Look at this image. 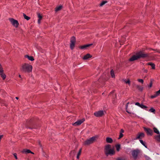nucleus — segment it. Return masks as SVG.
Masks as SVG:
<instances>
[{
  "label": "nucleus",
  "mask_w": 160,
  "mask_h": 160,
  "mask_svg": "<svg viewBox=\"0 0 160 160\" xmlns=\"http://www.w3.org/2000/svg\"><path fill=\"white\" fill-rule=\"evenodd\" d=\"M41 19H38V23H40V21L41 20Z\"/></svg>",
  "instance_id": "obj_49"
},
{
  "label": "nucleus",
  "mask_w": 160,
  "mask_h": 160,
  "mask_svg": "<svg viewBox=\"0 0 160 160\" xmlns=\"http://www.w3.org/2000/svg\"><path fill=\"white\" fill-rule=\"evenodd\" d=\"M26 127L27 128L30 129H37L38 128V126L37 125V122L34 118L27 121Z\"/></svg>",
  "instance_id": "obj_2"
},
{
  "label": "nucleus",
  "mask_w": 160,
  "mask_h": 160,
  "mask_svg": "<svg viewBox=\"0 0 160 160\" xmlns=\"http://www.w3.org/2000/svg\"><path fill=\"white\" fill-rule=\"evenodd\" d=\"M107 2V1H102L101 3L100 4V6H102Z\"/></svg>",
  "instance_id": "obj_34"
},
{
  "label": "nucleus",
  "mask_w": 160,
  "mask_h": 160,
  "mask_svg": "<svg viewBox=\"0 0 160 160\" xmlns=\"http://www.w3.org/2000/svg\"><path fill=\"white\" fill-rule=\"evenodd\" d=\"M92 45V44H85L83 46H80L79 48L81 49H86L88 47Z\"/></svg>",
  "instance_id": "obj_16"
},
{
  "label": "nucleus",
  "mask_w": 160,
  "mask_h": 160,
  "mask_svg": "<svg viewBox=\"0 0 160 160\" xmlns=\"http://www.w3.org/2000/svg\"><path fill=\"white\" fill-rule=\"evenodd\" d=\"M19 98L18 97H16V99L17 100H18V99Z\"/></svg>",
  "instance_id": "obj_51"
},
{
  "label": "nucleus",
  "mask_w": 160,
  "mask_h": 160,
  "mask_svg": "<svg viewBox=\"0 0 160 160\" xmlns=\"http://www.w3.org/2000/svg\"><path fill=\"white\" fill-rule=\"evenodd\" d=\"M137 88L140 91L142 92L143 90V87L140 85H137L136 86Z\"/></svg>",
  "instance_id": "obj_26"
},
{
  "label": "nucleus",
  "mask_w": 160,
  "mask_h": 160,
  "mask_svg": "<svg viewBox=\"0 0 160 160\" xmlns=\"http://www.w3.org/2000/svg\"><path fill=\"white\" fill-rule=\"evenodd\" d=\"M139 141L146 148H147V145L146 144V143L143 142L142 140L141 139H140Z\"/></svg>",
  "instance_id": "obj_28"
},
{
  "label": "nucleus",
  "mask_w": 160,
  "mask_h": 160,
  "mask_svg": "<svg viewBox=\"0 0 160 160\" xmlns=\"http://www.w3.org/2000/svg\"><path fill=\"white\" fill-rule=\"evenodd\" d=\"M150 53H144L143 51L140 50L137 52L135 55H133L129 59L130 62L137 60L140 58H148L150 57Z\"/></svg>",
  "instance_id": "obj_1"
},
{
  "label": "nucleus",
  "mask_w": 160,
  "mask_h": 160,
  "mask_svg": "<svg viewBox=\"0 0 160 160\" xmlns=\"http://www.w3.org/2000/svg\"><path fill=\"white\" fill-rule=\"evenodd\" d=\"M32 65L25 63L22 66L21 70L24 72L29 73L32 72Z\"/></svg>",
  "instance_id": "obj_5"
},
{
  "label": "nucleus",
  "mask_w": 160,
  "mask_h": 160,
  "mask_svg": "<svg viewBox=\"0 0 160 160\" xmlns=\"http://www.w3.org/2000/svg\"><path fill=\"white\" fill-rule=\"evenodd\" d=\"M154 136V139L158 142H160V134Z\"/></svg>",
  "instance_id": "obj_22"
},
{
  "label": "nucleus",
  "mask_w": 160,
  "mask_h": 160,
  "mask_svg": "<svg viewBox=\"0 0 160 160\" xmlns=\"http://www.w3.org/2000/svg\"><path fill=\"white\" fill-rule=\"evenodd\" d=\"M13 155L15 158L16 159H18V158H17V154L16 153H14L13 154Z\"/></svg>",
  "instance_id": "obj_43"
},
{
  "label": "nucleus",
  "mask_w": 160,
  "mask_h": 160,
  "mask_svg": "<svg viewBox=\"0 0 160 160\" xmlns=\"http://www.w3.org/2000/svg\"><path fill=\"white\" fill-rule=\"evenodd\" d=\"M23 14L24 18L27 20H29L30 19V17L27 16L25 13H23Z\"/></svg>",
  "instance_id": "obj_31"
},
{
  "label": "nucleus",
  "mask_w": 160,
  "mask_h": 160,
  "mask_svg": "<svg viewBox=\"0 0 160 160\" xmlns=\"http://www.w3.org/2000/svg\"><path fill=\"white\" fill-rule=\"evenodd\" d=\"M97 137L95 136H93L89 139H88L85 141L83 142V145H89L90 144H92L96 140Z\"/></svg>",
  "instance_id": "obj_6"
},
{
  "label": "nucleus",
  "mask_w": 160,
  "mask_h": 160,
  "mask_svg": "<svg viewBox=\"0 0 160 160\" xmlns=\"http://www.w3.org/2000/svg\"><path fill=\"white\" fill-rule=\"evenodd\" d=\"M21 152L22 153H24L25 154H27L28 153H31L32 154H34V153L33 152H32L29 149H23L22 151Z\"/></svg>",
  "instance_id": "obj_15"
},
{
  "label": "nucleus",
  "mask_w": 160,
  "mask_h": 160,
  "mask_svg": "<svg viewBox=\"0 0 160 160\" xmlns=\"http://www.w3.org/2000/svg\"><path fill=\"white\" fill-rule=\"evenodd\" d=\"M104 153L107 156L110 155L112 156L114 155L115 151L113 149L111 148V146L110 144H107L104 147Z\"/></svg>",
  "instance_id": "obj_3"
},
{
  "label": "nucleus",
  "mask_w": 160,
  "mask_h": 160,
  "mask_svg": "<svg viewBox=\"0 0 160 160\" xmlns=\"http://www.w3.org/2000/svg\"><path fill=\"white\" fill-rule=\"evenodd\" d=\"M153 130L154 132L155 133L157 134H160V132H159V131H158V129L154 127L153 128Z\"/></svg>",
  "instance_id": "obj_27"
},
{
  "label": "nucleus",
  "mask_w": 160,
  "mask_h": 160,
  "mask_svg": "<svg viewBox=\"0 0 160 160\" xmlns=\"http://www.w3.org/2000/svg\"><path fill=\"white\" fill-rule=\"evenodd\" d=\"M106 141L108 143H112L113 142V140L111 138L107 137L106 138Z\"/></svg>",
  "instance_id": "obj_20"
},
{
  "label": "nucleus",
  "mask_w": 160,
  "mask_h": 160,
  "mask_svg": "<svg viewBox=\"0 0 160 160\" xmlns=\"http://www.w3.org/2000/svg\"><path fill=\"white\" fill-rule=\"evenodd\" d=\"M94 115L96 117H101L104 115L103 111L102 110H100L94 113Z\"/></svg>",
  "instance_id": "obj_11"
},
{
  "label": "nucleus",
  "mask_w": 160,
  "mask_h": 160,
  "mask_svg": "<svg viewBox=\"0 0 160 160\" xmlns=\"http://www.w3.org/2000/svg\"><path fill=\"white\" fill-rule=\"evenodd\" d=\"M140 104H140V103L139 102H136L135 103V105L138 106L139 107H140Z\"/></svg>",
  "instance_id": "obj_45"
},
{
  "label": "nucleus",
  "mask_w": 160,
  "mask_h": 160,
  "mask_svg": "<svg viewBox=\"0 0 160 160\" xmlns=\"http://www.w3.org/2000/svg\"><path fill=\"white\" fill-rule=\"evenodd\" d=\"M116 160H125V159H123L122 158L119 157L116 158Z\"/></svg>",
  "instance_id": "obj_44"
},
{
  "label": "nucleus",
  "mask_w": 160,
  "mask_h": 160,
  "mask_svg": "<svg viewBox=\"0 0 160 160\" xmlns=\"http://www.w3.org/2000/svg\"><path fill=\"white\" fill-rule=\"evenodd\" d=\"M9 20L11 22V23L14 27L16 28L18 27L19 23L17 20H15L12 18H9Z\"/></svg>",
  "instance_id": "obj_8"
},
{
  "label": "nucleus",
  "mask_w": 160,
  "mask_h": 160,
  "mask_svg": "<svg viewBox=\"0 0 160 160\" xmlns=\"http://www.w3.org/2000/svg\"><path fill=\"white\" fill-rule=\"evenodd\" d=\"M115 147L116 148V150L117 152H119L121 148V145L119 144H118L115 145Z\"/></svg>",
  "instance_id": "obj_24"
},
{
  "label": "nucleus",
  "mask_w": 160,
  "mask_h": 160,
  "mask_svg": "<svg viewBox=\"0 0 160 160\" xmlns=\"http://www.w3.org/2000/svg\"><path fill=\"white\" fill-rule=\"evenodd\" d=\"M108 97H111L112 99H115L117 98L116 93H115V90L111 92L108 95Z\"/></svg>",
  "instance_id": "obj_14"
},
{
  "label": "nucleus",
  "mask_w": 160,
  "mask_h": 160,
  "mask_svg": "<svg viewBox=\"0 0 160 160\" xmlns=\"http://www.w3.org/2000/svg\"><path fill=\"white\" fill-rule=\"evenodd\" d=\"M85 120L84 118H83L81 120H78L77 122L74 123L73 125L74 126H78L81 125L82 122H83Z\"/></svg>",
  "instance_id": "obj_13"
},
{
  "label": "nucleus",
  "mask_w": 160,
  "mask_h": 160,
  "mask_svg": "<svg viewBox=\"0 0 160 160\" xmlns=\"http://www.w3.org/2000/svg\"><path fill=\"white\" fill-rule=\"evenodd\" d=\"M128 108H126V112H127L128 113H129V114L131 113V112L128 111Z\"/></svg>",
  "instance_id": "obj_46"
},
{
  "label": "nucleus",
  "mask_w": 160,
  "mask_h": 160,
  "mask_svg": "<svg viewBox=\"0 0 160 160\" xmlns=\"http://www.w3.org/2000/svg\"><path fill=\"white\" fill-rule=\"evenodd\" d=\"M148 65H150L152 67V69H155V65L154 63H152L151 62H148L147 63Z\"/></svg>",
  "instance_id": "obj_18"
},
{
  "label": "nucleus",
  "mask_w": 160,
  "mask_h": 160,
  "mask_svg": "<svg viewBox=\"0 0 160 160\" xmlns=\"http://www.w3.org/2000/svg\"><path fill=\"white\" fill-rule=\"evenodd\" d=\"M124 82L127 84H128L129 85L130 84V81L129 79H128L127 80H125Z\"/></svg>",
  "instance_id": "obj_37"
},
{
  "label": "nucleus",
  "mask_w": 160,
  "mask_h": 160,
  "mask_svg": "<svg viewBox=\"0 0 160 160\" xmlns=\"http://www.w3.org/2000/svg\"><path fill=\"white\" fill-rule=\"evenodd\" d=\"M138 81L139 82H141L142 84L143 83V82H144L143 80L142 79H139L138 80Z\"/></svg>",
  "instance_id": "obj_40"
},
{
  "label": "nucleus",
  "mask_w": 160,
  "mask_h": 160,
  "mask_svg": "<svg viewBox=\"0 0 160 160\" xmlns=\"http://www.w3.org/2000/svg\"><path fill=\"white\" fill-rule=\"evenodd\" d=\"M151 112H153L154 113H155V110L152 107L151 108L148 110Z\"/></svg>",
  "instance_id": "obj_33"
},
{
  "label": "nucleus",
  "mask_w": 160,
  "mask_h": 160,
  "mask_svg": "<svg viewBox=\"0 0 160 160\" xmlns=\"http://www.w3.org/2000/svg\"><path fill=\"white\" fill-rule=\"evenodd\" d=\"M82 148H81L79 149V151L78 152V153L77 154V155L80 156V154L81 153V151H82Z\"/></svg>",
  "instance_id": "obj_41"
},
{
  "label": "nucleus",
  "mask_w": 160,
  "mask_h": 160,
  "mask_svg": "<svg viewBox=\"0 0 160 160\" xmlns=\"http://www.w3.org/2000/svg\"><path fill=\"white\" fill-rule=\"evenodd\" d=\"M79 155H77V159H79Z\"/></svg>",
  "instance_id": "obj_50"
},
{
  "label": "nucleus",
  "mask_w": 160,
  "mask_h": 160,
  "mask_svg": "<svg viewBox=\"0 0 160 160\" xmlns=\"http://www.w3.org/2000/svg\"><path fill=\"white\" fill-rule=\"evenodd\" d=\"M154 81V80L152 79H150V83H149V85H148V88H151L152 86V83H153V81Z\"/></svg>",
  "instance_id": "obj_29"
},
{
  "label": "nucleus",
  "mask_w": 160,
  "mask_h": 160,
  "mask_svg": "<svg viewBox=\"0 0 160 160\" xmlns=\"http://www.w3.org/2000/svg\"><path fill=\"white\" fill-rule=\"evenodd\" d=\"M37 14L38 19H42V15L39 13H37Z\"/></svg>",
  "instance_id": "obj_35"
},
{
  "label": "nucleus",
  "mask_w": 160,
  "mask_h": 160,
  "mask_svg": "<svg viewBox=\"0 0 160 160\" xmlns=\"http://www.w3.org/2000/svg\"><path fill=\"white\" fill-rule=\"evenodd\" d=\"M107 78H106L103 75L101 77L98 81L95 82L96 87L97 88L103 87L105 84V82L108 80Z\"/></svg>",
  "instance_id": "obj_4"
},
{
  "label": "nucleus",
  "mask_w": 160,
  "mask_h": 160,
  "mask_svg": "<svg viewBox=\"0 0 160 160\" xmlns=\"http://www.w3.org/2000/svg\"><path fill=\"white\" fill-rule=\"evenodd\" d=\"M25 57L26 58H27L28 60L32 61L34 60L33 57L32 56H29L28 55H25Z\"/></svg>",
  "instance_id": "obj_19"
},
{
  "label": "nucleus",
  "mask_w": 160,
  "mask_h": 160,
  "mask_svg": "<svg viewBox=\"0 0 160 160\" xmlns=\"http://www.w3.org/2000/svg\"><path fill=\"white\" fill-rule=\"evenodd\" d=\"M124 132V130H123V129H121L120 130V133H122Z\"/></svg>",
  "instance_id": "obj_47"
},
{
  "label": "nucleus",
  "mask_w": 160,
  "mask_h": 160,
  "mask_svg": "<svg viewBox=\"0 0 160 160\" xmlns=\"http://www.w3.org/2000/svg\"><path fill=\"white\" fill-rule=\"evenodd\" d=\"M144 157L146 160H150V157L147 155H145Z\"/></svg>",
  "instance_id": "obj_39"
},
{
  "label": "nucleus",
  "mask_w": 160,
  "mask_h": 160,
  "mask_svg": "<svg viewBox=\"0 0 160 160\" xmlns=\"http://www.w3.org/2000/svg\"><path fill=\"white\" fill-rule=\"evenodd\" d=\"M0 75L3 80H4L6 78V75L4 73V72H2L0 73Z\"/></svg>",
  "instance_id": "obj_25"
},
{
  "label": "nucleus",
  "mask_w": 160,
  "mask_h": 160,
  "mask_svg": "<svg viewBox=\"0 0 160 160\" xmlns=\"http://www.w3.org/2000/svg\"><path fill=\"white\" fill-rule=\"evenodd\" d=\"M144 109L145 110L147 111H148V107L144 105L142 103L140 104V107Z\"/></svg>",
  "instance_id": "obj_23"
},
{
  "label": "nucleus",
  "mask_w": 160,
  "mask_h": 160,
  "mask_svg": "<svg viewBox=\"0 0 160 160\" xmlns=\"http://www.w3.org/2000/svg\"><path fill=\"white\" fill-rule=\"evenodd\" d=\"M123 134L122 133H120V135H119V137L118 138V139H120L122 138L123 137Z\"/></svg>",
  "instance_id": "obj_38"
},
{
  "label": "nucleus",
  "mask_w": 160,
  "mask_h": 160,
  "mask_svg": "<svg viewBox=\"0 0 160 160\" xmlns=\"http://www.w3.org/2000/svg\"><path fill=\"white\" fill-rule=\"evenodd\" d=\"M140 152V151L138 149H136L133 150L132 152V155L134 160H136L138 157V156Z\"/></svg>",
  "instance_id": "obj_9"
},
{
  "label": "nucleus",
  "mask_w": 160,
  "mask_h": 160,
  "mask_svg": "<svg viewBox=\"0 0 160 160\" xmlns=\"http://www.w3.org/2000/svg\"><path fill=\"white\" fill-rule=\"evenodd\" d=\"M62 8V6L60 5L58 7H56L55 8V11L57 12L61 10Z\"/></svg>",
  "instance_id": "obj_21"
},
{
  "label": "nucleus",
  "mask_w": 160,
  "mask_h": 160,
  "mask_svg": "<svg viewBox=\"0 0 160 160\" xmlns=\"http://www.w3.org/2000/svg\"><path fill=\"white\" fill-rule=\"evenodd\" d=\"M19 77L20 78H21V75H19Z\"/></svg>",
  "instance_id": "obj_52"
},
{
  "label": "nucleus",
  "mask_w": 160,
  "mask_h": 160,
  "mask_svg": "<svg viewBox=\"0 0 160 160\" xmlns=\"http://www.w3.org/2000/svg\"><path fill=\"white\" fill-rule=\"evenodd\" d=\"M38 144L40 146V147L42 148V146L41 143V141H39L38 142Z\"/></svg>",
  "instance_id": "obj_42"
},
{
  "label": "nucleus",
  "mask_w": 160,
  "mask_h": 160,
  "mask_svg": "<svg viewBox=\"0 0 160 160\" xmlns=\"http://www.w3.org/2000/svg\"><path fill=\"white\" fill-rule=\"evenodd\" d=\"M110 74H111V77L112 78H114L115 77V75L114 74V71L113 69H112L111 70Z\"/></svg>",
  "instance_id": "obj_30"
},
{
  "label": "nucleus",
  "mask_w": 160,
  "mask_h": 160,
  "mask_svg": "<svg viewBox=\"0 0 160 160\" xmlns=\"http://www.w3.org/2000/svg\"><path fill=\"white\" fill-rule=\"evenodd\" d=\"M149 49L152 50L153 51H155L156 52H157L160 53V50H159V49H154L151 48H150Z\"/></svg>",
  "instance_id": "obj_32"
},
{
  "label": "nucleus",
  "mask_w": 160,
  "mask_h": 160,
  "mask_svg": "<svg viewBox=\"0 0 160 160\" xmlns=\"http://www.w3.org/2000/svg\"><path fill=\"white\" fill-rule=\"evenodd\" d=\"M144 130L146 132L148 135L152 136L153 134V131L150 128L143 127Z\"/></svg>",
  "instance_id": "obj_10"
},
{
  "label": "nucleus",
  "mask_w": 160,
  "mask_h": 160,
  "mask_svg": "<svg viewBox=\"0 0 160 160\" xmlns=\"http://www.w3.org/2000/svg\"><path fill=\"white\" fill-rule=\"evenodd\" d=\"M4 72L2 66L1 64L0 63V73L2 72Z\"/></svg>",
  "instance_id": "obj_36"
},
{
  "label": "nucleus",
  "mask_w": 160,
  "mask_h": 160,
  "mask_svg": "<svg viewBox=\"0 0 160 160\" xmlns=\"http://www.w3.org/2000/svg\"><path fill=\"white\" fill-rule=\"evenodd\" d=\"M92 57V56L89 53H88L84 55L83 58V60H87L88 59Z\"/></svg>",
  "instance_id": "obj_17"
},
{
  "label": "nucleus",
  "mask_w": 160,
  "mask_h": 160,
  "mask_svg": "<svg viewBox=\"0 0 160 160\" xmlns=\"http://www.w3.org/2000/svg\"><path fill=\"white\" fill-rule=\"evenodd\" d=\"M145 135L143 132H140L138 133L137 135V137L134 140H136L138 139H141L142 138L145 137Z\"/></svg>",
  "instance_id": "obj_12"
},
{
  "label": "nucleus",
  "mask_w": 160,
  "mask_h": 160,
  "mask_svg": "<svg viewBox=\"0 0 160 160\" xmlns=\"http://www.w3.org/2000/svg\"><path fill=\"white\" fill-rule=\"evenodd\" d=\"M76 42V39L75 37L74 36L72 37L70 39V48L72 50H73L74 49Z\"/></svg>",
  "instance_id": "obj_7"
},
{
  "label": "nucleus",
  "mask_w": 160,
  "mask_h": 160,
  "mask_svg": "<svg viewBox=\"0 0 160 160\" xmlns=\"http://www.w3.org/2000/svg\"><path fill=\"white\" fill-rule=\"evenodd\" d=\"M129 104V102H128L126 104V108H128V105Z\"/></svg>",
  "instance_id": "obj_48"
}]
</instances>
